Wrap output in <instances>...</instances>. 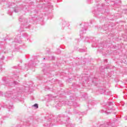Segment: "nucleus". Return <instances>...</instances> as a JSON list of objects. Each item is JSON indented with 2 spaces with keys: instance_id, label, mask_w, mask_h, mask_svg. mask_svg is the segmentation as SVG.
I'll use <instances>...</instances> for the list:
<instances>
[{
  "instance_id": "f257e3e1",
  "label": "nucleus",
  "mask_w": 127,
  "mask_h": 127,
  "mask_svg": "<svg viewBox=\"0 0 127 127\" xmlns=\"http://www.w3.org/2000/svg\"><path fill=\"white\" fill-rule=\"evenodd\" d=\"M32 107H34L35 109H38V104H35L32 106Z\"/></svg>"
},
{
  "instance_id": "f03ea898",
  "label": "nucleus",
  "mask_w": 127,
  "mask_h": 127,
  "mask_svg": "<svg viewBox=\"0 0 127 127\" xmlns=\"http://www.w3.org/2000/svg\"><path fill=\"white\" fill-rule=\"evenodd\" d=\"M124 120H125V121H127V116H125V117H124Z\"/></svg>"
},
{
  "instance_id": "7ed1b4c3",
  "label": "nucleus",
  "mask_w": 127,
  "mask_h": 127,
  "mask_svg": "<svg viewBox=\"0 0 127 127\" xmlns=\"http://www.w3.org/2000/svg\"><path fill=\"white\" fill-rule=\"evenodd\" d=\"M115 121H117V119H115Z\"/></svg>"
}]
</instances>
